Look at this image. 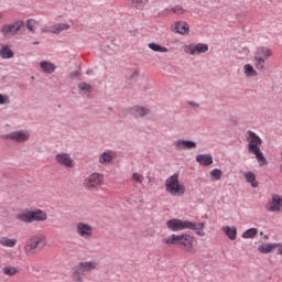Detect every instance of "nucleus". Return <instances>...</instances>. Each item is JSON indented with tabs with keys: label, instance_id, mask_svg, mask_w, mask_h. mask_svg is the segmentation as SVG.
<instances>
[{
	"label": "nucleus",
	"instance_id": "nucleus-1",
	"mask_svg": "<svg viewBox=\"0 0 282 282\" xmlns=\"http://www.w3.org/2000/svg\"><path fill=\"white\" fill-rule=\"evenodd\" d=\"M247 135L248 152L256 156L259 166H267L268 160L263 155V152H261V144H263V140L252 130H248Z\"/></svg>",
	"mask_w": 282,
	"mask_h": 282
},
{
	"label": "nucleus",
	"instance_id": "nucleus-2",
	"mask_svg": "<svg viewBox=\"0 0 282 282\" xmlns=\"http://www.w3.org/2000/svg\"><path fill=\"white\" fill-rule=\"evenodd\" d=\"M165 191L174 197H182L186 193V186L180 182V174L175 173L165 181Z\"/></svg>",
	"mask_w": 282,
	"mask_h": 282
},
{
	"label": "nucleus",
	"instance_id": "nucleus-3",
	"mask_svg": "<svg viewBox=\"0 0 282 282\" xmlns=\"http://www.w3.org/2000/svg\"><path fill=\"white\" fill-rule=\"evenodd\" d=\"M47 246V238L44 235L32 236L24 246L25 254H36V250H43V247Z\"/></svg>",
	"mask_w": 282,
	"mask_h": 282
},
{
	"label": "nucleus",
	"instance_id": "nucleus-4",
	"mask_svg": "<svg viewBox=\"0 0 282 282\" xmlns=\"http://www.w3.org/2000/svg\"><path fill=\"white\" fill-rule=\"evenodd\" d=\"M25 23L22 20H18L13 23L3 24L0 32L4 39H12V36H17Z\"/></svg>",
	"mask_w": 282,
	"mask_h": 282
},
{
	"label": "nucleus",
	"instance_id": "nucleus-5",
	"mask_svg": "<svg viewBox=\"0 0 282 282\" xmlns=\"http://www.w3.org/2000/svg\"><path fill=\"white\" fill-rule=\"evenodd\" d=\"M272 56V50L269 47H261L254 55V67L260 72L265 69V61Z\"/></svg>",
	"mask_w": 282,
	"mask_h": 282
},
{
	"label": "nucleus",
	"instance_id": "nucleus-6",
	"mask_svg": "<svg viewBox=\"0 0 282 282\" xmlns=\"http://www.w3.org/2000/svg\"><path fill=\"white\" fill-rule=\"evenodd\" d=\"M195 236H191L188 234L180 235L178 246L188 252V254H195Z\"/></svg>",
	"mask_w": 282,
	"mask_h": 282
},
{
	"label": "nucleus",
	"instance_id": "nucleus-7",
	"mask_svg": "<svg viewBox=\"0 0 282 282\" xmlns=\"http://www.w3.org/2000/svg\"><path fill=\"white\" fill-rule=\"evenodd\" d=\"M76 234L82 239H94V227L87 223L79 221L76 225Z\"/></svg>",
	"mask_w": 282,
	"mask_h": 282
},
{
	"label": "nucleus",
	"instance_id": "nucleus-8",
	"mask_svg": "<svg viewBox=\"0 0 282 282\" xmlns=\"http://www.w3.org/2000/svg\"><path fill=\"white\" fill-rule=\"evenodd\" d=\"M105 182V176L100 173H93L84 181V186L86 188H98V186H102Z\"/></svg>",
	"mask_w": 282,
	"mask_h": 282
},
{
	"label": "nucleus",
	"instance_id": "nucleus-9",
	"mask_svg": "<svg viewBox=\"0 0 282 282\" xmlns=\"http://www.w3.org/2000/svg\"><path fill=\"white\" fill-rule=\"evenodd\" d=\"M97 268H98L97 261L79 262L75 267L73 276H77V274H85V272H93V270H97Z\"/></svg>",
	"mask_w": 282,
	"mask_h": 282
},
{
	"label": "nucleus",
	"instance_id": "nucleus-10",
	"mask_svg": "<svg viewBox=\"0 0 282 282\" xmlns=\"http://www.w3.org/2000/svg\"><path fill=\"white\" fill-rule=\"evenodd\" d=\"M188 221L173 218L166 221V226L172 232H180L182 230H188Z\"/></svg>",
	"mask_w": 282,
	"mask_h": 282
},
{
	"label": "nucleus",
	"instance_id": "nucleus-11",
	"mask_svg": "<svg viewBox=\"0 0 282 282\" xmlns=\"http://www.w3.org/2000/svg\"><path fill=\"white\" fill-rule=\"evenodd\" d=\"M6 140H13V142H28L30 140V132L28 131H13L4 135Z\"/></svg>",
	"mask_w": 282,
	"mask_h": 282
},
{
	"label": "nucleus",
	"instance_id": "nucleus-12",
	"mask_svg": "<svg viewBox=\"0 0 282 282\" xmlns=\"http://www.w3.org/2000/svg\"><path fill=\"white\" fill-rule=\"evenodd\" d=\"M267 210L269 213H281L282 210V196L279 194H273L271 202L267 205Z\"/></svg>",
	"mask_w": 282,
	"mask_h": 282
},
{
	"label": "nucleus",
	"instance_id": "nucleus-13",
	"mask_svg": "<svg viewBox=\"0 0 282 282\" xmlns=\"http://www.w3.org/2000/svg\"><path fill=\"white\" fill-rule=\"evenodd\" d=\"M184 52L186 54H192V56H195L197 54H206L208 52V46L206 44H189L184 47Z\"/></svg>",
	"mask_w": 282,
	"mask_h": 282
},
{
	"label": "nucleus",
	"instance_id": "nucleus-14",
	"mask_svg": "<svg viewBox=\"0 0 282 282\" xmlns=\"http://www.w3.org/2000/svg\"><path fill=\"white\" fill-rule=\"evenodd\" d=\"M55 160L57 164L66 166V169H74V160L72 159V155L67 153L56 154Z\"/></svg>",
	"mask_w": 282,
	"mask_h": 282
},
{
	"label": "nucleus",
	"instance_id": "nucleus-15",
	"mask_svg": "<svg viewBox=\"0 0 282 282\" xmlns=\"http://www.w3.org/2000/svg\"><path fill=\"white\" fill-rule=\"evenodd\" d=\"M172 32L175 34H181L182 36H188L191 32V28L188 26V23L186 22H175L171 26Z\"/></svg>",
	"mask_w": 282,
	"mask_h": 282
},
{
	"label": "nucleus",
	"instance_id": "nucleus-16",
	"mask_svg": "<svg viewBox=\"0 0 282 282\" xmlns=\"http://www.w3.org/2000/svg\"><path fill=\"white\" fill-rule=\"evenodd\" d=\"M205 228L206 223H193L189 220L187 225V230H194L195 235L198 237H206V230H204Z\"/></svg>",
	"mask_w": 282,
	"mask_h": 282
},
{
	"label": "nucleus",
	"instance_id": "nucleus-17",
	"mask_svg": "<svg viewBox=\"0 0 282 282\" xmlns=\"http://www.w3.org/2000/svg\"><path fill=\"white\" fill-rule=\"evenodd\" d=\"M173 147L177 149V151H182L184 149H196L197 143L195 141H188V140H177L173 142Z\"/></svg>",
	"mask_w": 282,
	"mask_h": 282
},
{
	"label": "nucleus",
	"instance_id": "nucleus-18",
	"mask_svg": "<svg viewBox=\"0 0 282 282\" xmlns=\"http://www.w3.org/2000/svg\"><path fill=\"white\" fill-rule=\"evenodd\" d=\"M47 220V214L41 209L31 210V224L33 221H46Z\"/></svg>",
	"mask_w": 282,
	"mask_h": 282
},
{
	"label": "nucleus",
	"instance_id": "nucleus-19",
	"mask_svg": "<svg viewBox=\"0 0 282 282\" xmlns=\"http://www.w3.org/2000/svg\"><path fill=\"white\" fill-rule=\"evenodd\" d=\"M15 219H18V221H22L23 224H32V210L17 214Z\"/></svg>",
	"mask_w": 282,
	"mask_h": 282
},
{
	"label": "nucleus",
	"instance_id": "nucleus-20",
	"mask_svg": "<svg viewBox=\"0 0 282 282\" xmlns=\"http://www.w3.org/2000/svg\"><path fill=\"white\" fill-rule=\"evenodd\" d=\"M196 162L203 166H210L213 164V155L210 154H198L196 156Z\"/></svg>",
	"mask_w": 282,
	"mask_h": 282
},
{
	"label": "nucleus",
	"instance_id": "nucleus-21",
	"mask_svg": "<svg viewBox=\"0 0 282 282\" xmlns=\"http://www.w3.org/2000/svg\"><path fill=\"white\" fill-rule=\"evenodd\" d=\"M279 250V243H264L258 247V251H260L262 254H270L272 250Z\"/></svg>",
	"mask_w": 282,
	"mask_h": 282
},
{
	"label": "nucleus",
	"instance_id": "nucleus-22",
	"mask_svg": "<svg viewBox=\"0 0 282 282\" xmlns=\"http://www.w3.org/2000/svg\"><path fill=\"white\" fill-rule=\"evenodd\" d=\"M70 28L72 25L69 23H57L51 28L50 32H52V34H61V32H65Z\"/></svg>",
	"mask_w": 282,
	"mask_h": 282
},
{
	"label": "nucleus",
	"instance_id": "nucleus-23",
	"mask_svg": "<svg viewBox=\"0 0 282 282\" xmlns=\"http://www.w3.org/2000/svg\"><path fill=\"white\" fill-rule=\"evenodd\" d=\"M17 243H19V240H17V238H0V246H2L3 248H14Z\"/></svg>",
	"mask_w": 282,
	"mask_h": 282
},
{
	"label": "nucleus",
	"instance_id": "nucleus-24",
	"mask_svg": "<svg viewBox=\"0 0 282 282\" xmlns=\"http://www.w3.org/2000/svg\"><path fill=\"white\" fill-rule=\"evenodd\" d=\"M131 113L139 118H144V116H149V108L134 106L131 108Z\"/></svg>",
	"mask_w": 282,
	"mask_h": 282
},
{
	"label": "nucleus",
	"instance_id": "nucleus-25",
	"mask_svg": "<svg viewBox=\"0 0 282 282\" xmlns=\"http://www.w3.org/2000/svg\"><path fill=\"white\" fill-rule=\"evenodd\" d=\"M162 243H165V246H180V236L172 234L171 236L163 238Z\"/></svg>",
	"mask_w": 282,
	"mask_h": 282
},
{
	"label": "nucleus",
	"instance_id": "nucleus-26",
	"mask_svg": "<svg viewBox=\"0 0 282 282\" xmlns=\"http://www.w3.org/2000/svg\"><path fill=\"white\" fill-rule=\"evenodd\" d=\"M40 67L45 74H54L56 72V66L50 62H41Z\"/></svg>",
	"mask_w": 282,
	"mask_h": 282
},
{
	"label": "nucleus",
	"instance_id": "nucleus-27",
	"mask_svg": "<svg viewBox=\"0 0 282 282\" xmlns=\"http://www.w3.org/2000/svg\"><path fill=\"white\" fill-rule=\"evenodd\" d=\"M0 56H1V58H4V59L14 58V52H12L10 46L2 45L0 48Z\"/></svg>",
	"mask_w": 282,
	"mask_h": 282
},
{
	"label": "nucleus",
	"instance_id": "nucleus-28",
	"mask_svg": "<svg viewBox=\"0 0 282 282\" xmlns=\"http://www.w3.org/2000/svg\"><path fill=\"white\" fill-rule=\"evenodd\" d=\"M113 162V154L111 152H104L99 155V163L107 165Z\"/></svg>",
	"mask_w": 282,
	"mask_h": 282
},
{
	"label": "nucleus",
	"instance_id": "nucleus-29",
	"mask_svg": "<svg viewBox=\"0 0 282 282\" xmlns=\"http://www.w3.org/2000/svg\"><path fill=\"white\" fill-rule=\"evenodd\" d=\"M223 232H225V235H227V237H228V239H230V241H235V239H237V228H235V227L225 226V227H223Z\"/></svg>",
	"mask_w": 282,
	"mask_h": 282
},
{
	"label": "nucleus",
	"instance_id": "nucleus-30",
	"mask_svg": "<svg viewBox=\"0 0 282 282\" xmlns=\"http://www.w3.org/2000/svg\"><path fill=\"white\" fill-rule=\"evenodd\" d=\"M245 177L249 184H251L252 188H257L259 186V182H257V175L253 172H246Z\"/></svg>",
	"mask_w": 282,
	"mask_h": 282
},
{
	"label": "nucleus",
	"instance_id": "nucleus-31",
	"mask_svg": "<svg viewBox=\"0 0 282 282\" xmlns=\"http://www.w3.org/2000/svg\"><path fill=\"white\" fill-rule=\"evenodd\" d=\"M2 272L6 276H15V274H19V268L6 265L3 267Z\"/></svg>",
	"mask_w": 282,
	"mask_h": 282
},
{
	"label": "nucleus",
	"instance_id": "nucleus-32",
	"mask_svg": "<svg viewBox=\"0 0 282 282\" xmlns=\"http://www.w3.org/2000/svg\"><path fill=\"white\" fill-rule=\"evenodd\" d=\"M148 47L152 50V52H160L161 54H166L169 52V48L158 44V43H150L148 44Z\"/></svg>",
	"mask_w": 282,
	"mask_h": 282
},
{
	"label": "nucleus",
	"instance_id": "nucleus-33",
	"mask_svg": "<svg viewBox=\"0 0 282 282\" xmlns=\"http://www.w3.org/2000/svg\"><path fill=\"white\" fill-rule=\"evenodd\" d=\"M243 72H245V75L248 76L249 78H252L254 76H258V73L257 70L254 69V67L250 64H246L243 66Z\"/></svg>",
	"mask_w": 282,
	"mask_h": 282
},
{
	"label": "nucleus",
	"instance_id": "nucleus-34",
	"mask_svg": "<svg viewBox=\"0 0 282 282\" xmlns=\"http://www.w3.org/2000/svg\"><path fill=\"white\" fill-rule=\"evenodd\" d=\"M257 232H259V230L257 228L247 229L242 234V239H254L257 237Z\"/></svg>",
	"mask_w": 282,
	"mask_h": 282
},
{
	"label": "nucleus",
	"instance_id": "nucleus-35",
	"mask_svg": "<svg viewBox=\"0 0 282 282\" xmlns=\"http://www.w3.org/2000/svg\"><path fill=\"white\" fill-rule=\"evenodd\" d=\"M131 3L137 10H144V6L149 3V0H131Z\"/></svg>",
	"mask_w": 282,
	"mask_h": 282
},
{
	"label": "nucleus",
	"instance_id": "nucleus-36",
	"mask_svg": "<svg viewBox=\"0 0 282 282\" xmlns=\"http://www.w3.org/2000/svg\"><path fill=\"white\" fill-rule=\"evenodd\" d=\"M78 89H80V91H83L84 94H91V91H94V87H91V85L87 83H80L78 85Z\"/></svg>",
	"mask_w": 282,
	"mask_h": 282
},
{
	"label": "nucleus",
	"instance_id": "nucleus-37",
	"mask_svg": "<svg viewBox=\"0 0 282 282\" xmlns=\"http://www.w3.org/2000/svg\"><path fill=\"white\" fill-rule=\"evenodd\" d=\"M26 28L30 32L34 34L36 32V20L30 19L26 21Z\"/></svg>",
	"mask_w": 282,
	"mask_h": 282
},
{
	"label": "nucleus",
	"instance_id": "nucleus-38",
	"mask_svg": "<svg viewBox=\"0 0 282 282\" xmlns=\"http://www.w3.org/2000/svg\"><path fill=\"white\" fill-rule=\"evenodd\" d=\"M132 182L135 184H142V182H144V176L138 172H134L132 174Z\"/></svg>",
	"mask_w": 282,
	"mask_h": 282
},
{
	"label": "nucleus",
	"instance_id": "nucleus-39",
	"mask_svg": "<svg viewBox=\"0 0 282 282\" xmlns=\"http://www.w3.org/2000/svg\"><path fill=\"white\" fill-rule=\"evenodd\" d=\"M210 175L214 177V180L219 181L221 180V170L215 169L210 172Z\"/></svg>",
	"mask_w": 282,
	"mask_h": 282
},
{
	"label": "nucleus",
	"instance_id": "nucleus-40",
	"mask_svg": "<svg viewBox=\"0 0 282 282\" xmlns=\"http://www.w3.org/2000/svg\"><path fill=\"white\" fill-rule=\"evenodd\" d=\"M171 12H173L174 14L181 15V14H184V12H186V11L184 10V8L176 6L171 9Z\"/></svg>",
	"mask_w": 282,
	"mask_h": 282
},
{
	"label": "nucleus",
	"instance_id": "nucleus-41",
	"mask_svg": "<svg viewBox=\"0 0 282 282\" xmlns=\"http://www.w3.org/2000/svg\"><path fill=\"white\" fill-rule=\"evenodd\" d=\"M7 100H8V96L0 95V105H6Z\"/></svg>",
	"mask_w": 282,
	"mask_h": 282
},
{
	"label": "nucleus",
	"instance_id": "nucleus-42",
	"mask_svg": "<svg viewBox=\"0 0 282 282\" xmlns=\"http://www.w3.org/2000/svg\"><path fill=\"white\" fill-rule=\"evenodd\" d=\"M189 107H193L194 109H197L199 107V104H196L194 101H188Z\"/></svg>",
	"mask_w": 282,
	"mask_h": 282
},
{
	"label": "nucleus",
	"instance_id": "nucleus-43",
	"mask_svg": "<svg viewBox=\"0 0 282 282\" xmlns=\"http://www.w3.org/2000/svg\"><path fill=\"white\" fill-rule=\"evenodd\" d=\"M278 254L282 256V245L281 243H279Z\"/></svg>",
	"mask_w": 282,
	"mask_h": 282
},
{
	"label": "nucleus",
	"instance_id": "nucleus-44",
	"mask_svg": "<svg viewBox=\"0 0 282 282\" xmlns=\"http://www.w3.org/2000/svg\"><path fill=\"white\" fill-rule=\"evenodd\" d=\"M33 45H39V42H33Z\"/></svg>",
	"mask_w": 282,
	"mask_h": 282
},
{
	"label": "nucleus",
	"instance_id": "nucleus-45",
	"mask_svg": "<svg viewBox=\"0 0 282 282\" xmlns=\"http://www.w3.org/2000/svg\"><path fill=\"white\" fill-rule=\"evenodd\" d=\"M42 32H47V30L42 29Z\"/></svg>",
	"mask_w": 282,
	"mask_h": 282
},
{
	"label": "nucleus",
	"instance_id": "nucleus-46",
	"mask_svg": "<svg viewBox=\"0 0 282 282\" xmlns=\"http://www.w3.org/2000/svg\"><path fill=\"white\" fill-rule=\"evenodd\" d=\"M1 17H2V15H1V13H0V19H1Z\"/></svg>",
	"mask_w": 282,
	"mask_h": 282
}]
</instances>
